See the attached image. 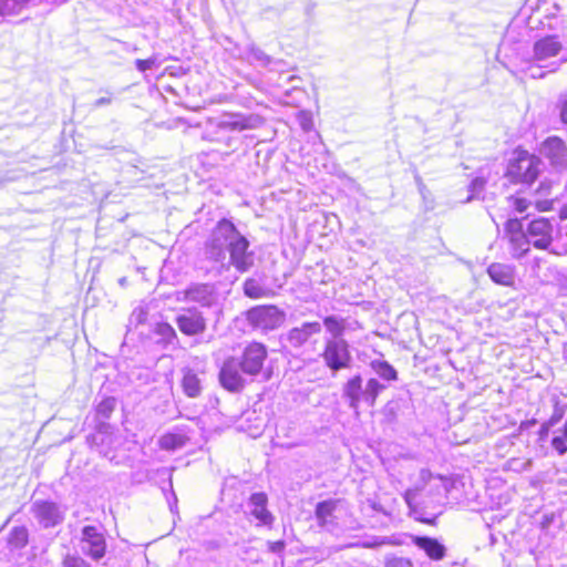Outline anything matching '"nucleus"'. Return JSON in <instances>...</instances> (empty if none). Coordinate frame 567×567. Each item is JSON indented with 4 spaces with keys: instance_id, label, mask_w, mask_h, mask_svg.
Listing matches in <instances>:
<instances>
[{
    "instance_id": "f257e3e1",
    "label": "nucleus",
    "mask_w": 567,
    "mask_h": 567,
    "mask_svg": "<svg viewBox=\"0 0 567 567\" xmlns=\"http://www.w3.org/2000/svg\"><path fill=\"white\" fill-rule=\"evenodd\" d=\"M248 239L228 219H221L210 231L203 248L204 259L221 274L233 266L246 272L254 266V252Z\"/></svg>"
},
{
    "instance_id": "f03ea898",
    "label": "nucleus",
    "mask_w": 567,
    "mask_h": 567,
    "mask_svg": "<svg viewBox=\"0 0 567 567\" xmlns=\"http://www.w3.org/2000/svg\"><path fill=\"white\" fill-rule=\"evenodd\" d=\"M564 49L557 35H546L534 42L532 64L528 68L530 76L543 79L546 73L557 72L567 62V56L555 60Z\"/></svg>"
},
{
    "instance_id": "7ed1b4c3",
    "label": "nucleus",
    "mask_w": 567,
    "mask_h": 567,
    "mask_svg": "<svg viewBox=\"0 0 567 567\" xmlns=\"http://www.w3.org/2000/svg\"><path fill=\"white\" fill-rule=\"evenodd\" d=\"M384 388L377 379H370L363 386L362 378L354 375L343 385L342 394L348 400L349 406L358 414L360 404L365 403L372 408Z\"/></svg>"
},
{
    "instance_id": "20e7f679",
    "label": "nucleus",
    "mask_w": 567,
    "mask_h": 567,
    "mask_svg": "<svg viewBox=\"0 0 567 567\" xmlns=\"http://www.w3.org/2000/svg\"><path fill=\"white\" fill-rule=\"evenodd\" d=\"M321 358L332 372L348 369L352 362L350 346L343 338H329L324 342Z\"/></svg>"
},
{
    "instance_id": "39448f33",
    "label": "nucleus",
    "mask_w": 567,
    "mask_h": 567,
    "mask_svg": "<svg viewBox=\"0 0 567 567\" xmlns=\"http://www.w3.org/2000/svg\"><path fill=\"white\" fill-rule=\"evenodd\" d=\"M249 323L261 331L279 328L285 321V313L276 306H259L247 312Z\"/></svg>"
},
{
    "instance_id": "423d86ee",
    "label": "nucleus",
    "mask_w": 567,
    "mask_h": 567,
    "mask_svg": "<svg viewBox=\"0 0 567 567\" xmlns=\"http://www.w3.org/2000/svg\"><path fill=\"white\" fill-rule=\"evenodd\" d=\"M247 374L240 367V360L228 358L224 361L219 371V382L229 392H239L246 384Z\"/></svg>"
},
{
    "instance_id": "0eeeda50",
    "label": "nucleus",
    "mask_w": 567,
    "mask_h": 567,
    "mask_svg": "<svg viewBox=\"0 0 567 567\" xmlns=\"http://www.w3.org/2000/svg\"><path fill=\"white\" fill-rule=\"evenodd\" d=\"M539 159L528 153L520 154L508 166V175L517 182L533 183L539 173Z\"/></svg>"
},
{
    "instance_id": "6e6552de",
    "label": "nucleus",
    "mask_w": 567,
    "mask_h": 567,
    "mask_svg": "<svg viewBox=\"0 0 567 567\" xmlns=\"http://www.w3.org/2000/svg\"><path fill=\"white\" fill-rule=\"evenodd\" d=\"M31 512L44 528L54 527L64 519V511L56 503L49 501L33 502Z\"/></svg>"
},
{
    "instance_id": "1a4fd4ad",
    "label": "nucleus",
    "mask_w": 567,
    "mask_h": 567,
    "mask_svg": "<svg viewBox=\"0 0 567 567\" xmlns=\"http://www.w3.org/2000/svg\"><path fill=\"white\" fill-rule=\"evenodd\" d=\"M177 300L196 302L203 307H210L217 300L215 287L210 284H193L177 292Z\"/></svg>"
},
{
    "instance_id": "9d476101",
    "label": "nucleus",
    "mask_w": 567,
    "mask_h": 567,
    "mask_svg": "<svg viewBox=\"0 0 567 567\" xmlns=\"http://www.w3.org/2000/svg\"><path fill=\"white\" fill-rule=\"evenodd\" d=\"M175 322L182 333L188 337L202 334L206 330V319L196 308L182 309Z\"/></svg>"
},
{
    "instance_id": "9b49d317",
    "label": "nucleus",
    "mask_w": 567,
    "mask_h": 567,
    "mask_svg": "<svg viewBox=\"0 0 567 567\" xmlns=\"http://www.w3.org/2000/svg\"><path fill=\"white\" fill-rule=\"evenodd\" d=\"M540 153L549 161L555 169H567V146L561 138L550 136L545 140L542 144Z\"/></svg>"
},
{
    "instance_id": "f8f14e48",
    "label": "nucleus",
    "mask_w": 567,
    "mask_h": 567,
    "mask_svg": "<svg viewBox=\"0 0 567 567\" xmlns=\"http://www.w3.org/2000/svg\"><path fill=\"white\" fill-rule=\"evenodd\" d=\"M554 226L546 218H538L529 223L527 237L537 249H548L553 241Z\"/></svg>"
},
{
    "instance_id": "ddd939ff",
    "label": "nucleus",
    "mask_w": 567,
    "mask_h": 567,
    "mask_svg": "<svg viewBox=\"0 0 567 567\" xmlns=\"http://www.w3.org/2000/svg\"><path fill=\"white\" fill-rule=\"evenodd\" d=\"M267 357L266 347L261 343H250L246 347L243 359L240 360V367L248 377L258 374L264 365Z\"/></svg>"
},
{
    "instance_id": "4468645a",
    "label": "nucleus",
    "mask_w": 567,
    "mask_h": 567,
    "mask_svg": "<svg viewBox=\"0 0 567 567\" xmlns=\"http://www.w3.org/2000/svg\"><path fill=\"white\" fill-rule=\"evenodd\" d=\"M82 544L83 553L94 560H99L105 555V538L94 526H85L82 529Z\"/></svg>"
},
{
    "instance_id": "2eb2a0df",
    "label": "nucleus",
    "mask_w": 567,
    "mask_h": 567,
    "mask_svg": "<svg viewBox=\"0 0 567 567\" xmlns=\"http://www.w3.org/2000/svg\"><path fill=\"white\" fill-rule=\"evenodd\" d=\"M262 124V118L258 115L249 114H228L225 115L218 126L226 131L241 132L246 130H254Z\"/></svg>"
},
{
    "instance_id": "dca6fc26",
    "label": "nucleus",
    "mask_w": 567,
    "mask_h": 567,
    "mask_svg": "<svg viewBox=\"0 0 567 567\" xmlns=\"http://www.w3.org/2000/svg\"><path fill=\"white\" fill-rule=\"evenodd\" d=\"M320 322H303L300 327L290 329L287 333L286 340L293 348L302 347L312 336L321 332Z\"/></svg>"
},
{
    "instance_id": "f3484780",
    "label": "nucleus",
    "mask_w": 567,
    "mask_h": 567,
    "mask_svg": "<svg viewBox=\"0 0 567 567\" xmlns=\"http://www.w3.org/2000/svg\"><path fill=\"white\" fill-rule=\"evenodd\" d=\"M249 513L258 520L259 525H271L274 516L267 509V495L254 493L248 502Z\"/></svg>"
},
{
    "instance_id": "a211bd4d",
    "label": "nucleus",
    "mask_w": 567,
    "mask_h": 567,
    "mask_svg": "<svg viewBox=\"0 0 567 567\" xmlns=\"http://www.w3.org/2000/svg\"><path fill=\"white\" fill-rule=\"evenodd\" d=\"M433 480L441 481L442 478L440 476L434 477L429 470L420 471L415 484L412 487L408 488L403 495L405 503L411 509L414 508L416 505V497L419 493L422 492L425 488V486Z\"/></svg>"
},
{
    "instance_id": "6ab92c4d",
    "label": "nucleus",
    "mask_w": 567,
    "mask_h": 567,
    "mask_svg": "<svg viewBox=\"0 0 567 567\" xmlns=\"http://www.w3.org/2000/svg\"><path fill=\"white\" fill-rule=\"evenodd\" d=\"M489 278L497 285L513 286L515 281V269L511 265L494 262L487 268Z\"/></svg>"
},
{
    "instance_id": "aec40b11",
    "label": "nucleus",
    "mask_w": 567,
    "mask_h": 567,
    "mask_svg": "<svg viewBox=\"0 0 567 567\" xmlns=\"http://www.w3.org/2000/svg\"><path fill=\"white\" fill-rule=\"evenodd\" d=\"M413 543L433 560H441L445 556V547L437 539L426 536H415Z\"/></svg>"
},
{
    "instance_id": "412c9836",
    "label": "nucleus",
    "mask_w": 567,
    "mask_h": 567,
    "mask_svg": "<svg viewBox=\"0 0 567 567\" xmlns=\"http://www.w3.org/2000/svg\"><path fill=\"white\" fill-rule=\"evenodd\" d=\"M182 388L188 398H196L202 392V380L192 369H184Z\"/></svg>"
},
{
    "instance_id": "4be33fe9",
    "label": "nucleus",
    "mask_w": 567,
    "mask_h": 567,
    "mask_svg": "<svg viewBox=\"0 0 567 567\" xmlns=\"http://www.w3.org/2000/svg\"><path fill=\"white\" fill-rule=\"evenodd\" d=\"M337 502L329 499L317 504L316 518L321 527H328L333 523V512L336 511Z\"/></svg>"
},
{
    "instance_id": "5701e85b",
    "label": "nucleus",
    "mask_w": 567,
    "mask_h": 567,
    "mask_svg": "<svg viewBox=\"0 0 567 567\" xmlns=\"http://www.w3.org/2000/svg\"><path fill=\"white\" fill-rule=\"evenodd\" d=\"M244 292L247 297L252 299L267 298L272 295L271 289L266 287L260 280L256 278H248L244 282Z\"/></svg>"
},
{
    "instance_id": "b1692460",
    "label": "nucleus",
    "mask_w": 567,
    "mask_h": 567,
    "mask_svg": "<svg viewBox=\"0 0 567 567\" xmlns=\"http://www.w3.org/2000/svg\"><path fill=\"white\" fill-rule=\"evenodd\" d=\"M511 254L514 258L523 257L528 250L530 240L526 233H516L508 239Z\"/></svg>"
},
{
    "instance_id": "393cba45",
    "label": "nucleus",
    "mask_w": 567,
    "mask_h": 567,
    "mask_svg": "<svg viewBox=\"0 0 567 567\" xmlns=\"http://www.w3.org/2000/svg\"><path fill=\"white\" fill-rule=\"evenodd\" d=\"M323 324L331 338H342L346 330V320L336 316H328L323 319Z\"/></svg>"
},
{
    "instance_id": "a878e982",
    "label": "nucleus",
    "mask_w": 567,
    "mask_h": 567,
    "mask_svg": "<svg viewBox=\"0 0 567 567\" xmlns=\"http://www.w3.org/2000/svg\"><path fill=\"white\" fill-rule=\"evenodd\" d=\"M28 529L24 526L13 527L9 535V544L16 548H22L28 544Z\"/></svg>"
},
{
    "instance_id": "bb28decb",
    "label": "nucleus",
    "mask_w": 567,
    "mask_h": 567,
    "mask_svg": "<svg viewBox=\"0 0 567 567\" xmlns=\"http://www.w3.org/2000/svg\"><path fill=\"white\" fill-rule=\"evenodd\" d=\"M27 6L20 0H0V16L9 17L19 14Z\"/></svg>"
},
{
    "instance_id": "cd10ccee",
    "label": "nucleus",
    "mask_w": 567,
    "mask_h": 567,
    "mask_svg": "<svg viewBox=\"0 0 567 567\" xmlns=\"http://www.w3.org/2000/svg\"><path fill=\"white\" fill-rule=\"evenodd\" d=\"M155 333L166 343H174L178 340L175 329L167 322H159L155 327Z\"/></svg>"
},
{
    "instance_id": "c85d7f7f",
    "label": "nucleus",
    "mask_w": 567,
    "mask_h": 567,
    "mask_svg": "<svg viewBox=\"0 0 567 567\" xmlns=\"http://www.w3.org/2000/svg\"><path fill=\"white\" fill-rule=\"evenodd\" d=\"M159 446L163 450L174 451L183 446L184 441L181 435L177 434H165L159 439Z\"/></svg>"
},
{
    "instance_id": "c756f323",
    "label": "nucleus",
    "mask_w": 567,
    "mask_h": 567,
    "mask_svg": "<svg viewBox=\"0 0 567 567\" xmlns=\"http://www.w3.org/2000/svg\"><path fill=\"white\" fill-rule=\"evenodd\" d=\"M248 60L250 63L260 66H268L271 63V58L267 55L262 50L251 47L248 51Z\"/></svg>"
},
{
    "instance_id": "7c9ffc66",
    "label": "nucleus",
    "mask_w": 567,
    "mask_h": 567,
    "mask_svg": "<svg viewBox=\"0 0 567 567\" xmlns=\"http://www.w3.org/2000/svg\"><path fill=\"white\" fill-rule=\"evenodd\" d=\"M372 368L377 372L379 377H381L384 380H395L396 379V371L393 369L392 365H390L385 361L381 362H373Z\"/></svg>"
},
{
    "instance_id": "2f4dec72",
    "label": "nucleus",
    "mask_w": 567,
    "mask_h": 567,
    "mask_svg": "<svg viewBox=\"0 0 567 567\" xmlns=\"http://www.w3.org/2000/svg\"><path fill=\"white\" fill-rule=\"evenodd\" d=\"M114 408H115V400L113 398H106L99 403V405L96 408V412L99 415H101L103 417H109L111 415V413L113 412Z\"/></svg>"
},
{
    "instance_id": "473e14b6",
    "label": "nucleus",
    "mask_w": 567,
    "mask_h": 567,
    "mask_svg": "<svg viewBox=\"0 0 567 567\" xmlns=\"http://www.w3.org/2000/svg\"><path fill=\"white\" fill-rule=\"evenodd\" d=\"M508 205L513 207L517 213H525L530 206V202L518 196H509L507 198Z\"/></svg>"
},
{
    "instance_id": "72a5a7b5",
    "label": "nucleus",
    "mask_w": 567,
    "mask_h": 567,
    "mask_svg": "<svg viewBox=\"0 0 567 567\" xmlns=\"http://www.w3.org/2000/svg\"><path fill=\"white\" fill-rule=\"evenodd\" d=\"M62 567H91L83 558L74 555H66L62 561Z\"/></svg>"
},
{
    "instance_id": "f704fd0d",
    "label": "nucleus",
    "mask_w": 567,
    "mask_h": 567,
    "mask_svg": "<svg viewBox=\"0 0 567 567\" xmlns=\"http://www.w3.org/2000/svg\"><path fill=\"white\" fill-rule=\"evenodd\" d=\"M505 231L511 239L512 235H516V233H524L522 221L518 218H509L505 225Z\"/></svg>"
},
{
    "instance_id": "c9c22d12",
    "label": "nucleus",
    "mask_w": 567,
    "mask_h": 567,
    "mask_svg": "<svg viewBox=\"0 0 567 567\" xmlns=\"http://www.w3.org/2000/svg\"><path fill=\"white\" fill-rule=\"evenodd\" d=\"M485 186V179L482 177H476L473 179V182L470 185V192L472 193L471 196L467 197L466 200H471L477 196L478 193L483 190Z\"/></svg>"
},
{
    "instance_id": "e433bc0d",
    "label": "nucleus",
    "mask_w": 567,
    "mask_h": 567,
    "mask_svg": "<svg viewBox=\"0 0 567 567\" xmlns=\"http://www.w3.org/2000/svg\"><path fill=\"white\" fill-rule=\"evenodd\" d=\"M298 121H299V124L300 126L302 127L303 131H310L311 127H312V118H311V115L306 112V111H300L298 113Z\"/></svg>"
},
{
    "instance_id": "4c0bfd02",
    "label": "nucleus",
    "mask_w": 567,
    "mask_h": 567,
    "mask_svg": "<svg viewBox=\"0 0 567 567\" xmlns=\"http://www.w3.org/2000/svg\"><path fill=\"white\" fill-rule=\"evenodd\" d=\"M551 446L558 452L559 455H564L567 452L566 442L560 436H555L551 440Z\"/></svg>"
},
{
    "instance_id": "58836bf2",
    "label": "nucleus",
    "mask_w": 567,
    "mask_h": 567,
    "mask_svg": "<svg viewBox=\"0 0 567 567\" xmlns=\"http://www.w3.org/2000/svg\"><path fill=\"white\" fill-rule=\"evenodd\" d=\"M154 64H155V61L153 59H147V60L138 59L135 61L136 69L141 72H145V71L152 69Z\"/></svg>"
},
{
    "instance_id": "ea45409f",
    "label": "nucleus",
    "mask_w": 567,
    "mask_h": 567,
    "mask_svg": "<svg viewBox=\"0 0 567 567\" xmlns=\"http://www.w3.org/2000/svg\"><path fill=\"white\" fill-rule=\"evenodd\" d=\"M268 548L271 553H281L285 548V543L282 540L270 542L268 543Z\"/></svg>"
},
{
    "instance_id": "a19ab883",
    "label": "nucleus",
    "mask_w": 567,
    "mask_h": 567,
    "mask_svg": "<svg viewBox=\"0 0 567 567\" xmlns=\"http://www.w3.org/2000/svg\"><path fill=\"white\" fill-rule=\"evenodd\" d=\"M268 66H269L270 71L282 72L284 71V66H285V62L280 61V60L274 61L271 59V63Z\"/></svg>"
},
{
    "instance_id": "79ce46f5",
    "label": "nucleus",
    "mask_w": 567,
    "mask_h": 567,
    "mask_svg": "<svg viewBox=\"0 0 567 567\" xmlns=\"http://www.w3.org/2000/svg\"><path fill=\"white\" fill-rule=\"evenodd\" d=\"M132 317L136 319L137 323H142L146 319V312L142 309H138L132 313Z\"/></svg>"
},
{
    "instance_id": "37998d69",
    "label": "nucleus",
    "mask_w": 567,
    "mask_h": 567,
    "mask_svg": "<svg viewBox=\"0 0 567 567\" xmlns=\"http://www.w3.org/2000/svg\"><path fill=\"white\" fill-rule=\"evenodd\" d=\"M111 102H112V97H110V96L109 97H101V99H97L94 102L93 106L97 109V107H102L104 105H109V104H111Z\"/></svg>"
},
{
    "instance_id": "c03bdc74",
    "label": "nucleus",
    "mask_w": 567,
    "mask_h": 567,
    "mask_svg": "<svg viewBox=\"0 0 567 567\" xmlns=\"http://www.w3.org/2000/svg\"><path fill=\"white\" fill-rule=\"evenodd\" d=\"M385 544L383 538L374 539L373 542H367L362 544V547L372 548Z\"/></svg>"
},
{
    "instance_id": "a18cd8bd",
    "label": "nucleus",
    "mask_w": 567,
    "mask_h": 567,
    "mask_svg": "<svg viewBox=\"0 0 567 567\" xmlns=\"http://www.w3.org/2000/svg\"><path fill=\"white\" fill-rule=\"evenodd\" d=\"M560 117H561V121L565 124H567V100L561 105Z\"/></svg>"
},
{
    "instance_id": "49530a36",
    "label": "nucleus",
    "mask_w": 567,
    "mask_h": 567,
    "mask_svg": "<svg viewBox=\"0 0 567 567\" xmlns=\"http://www.w3.org/2000/svg\"><path fill=\"white\" fill-rule=\"evenodd\" d=\"M561 217L567 218V204L561 209Z\"/></svg>"
},
{
    "instance_id": "de8ad7c7",
    "label": "nucleus",
    "mask_w": 567,
    "mask_h": 567,
    "mask_svg": "<svg viewBox=\"0 0 567 567\" xmlns=\"http://www.w3.org/2000/svg\"><path fill=\"white\" fill-rule=\"evenodd\" d=\"M560 416L554 415L550 420V423L554 424Z\"/></svg>"
},
{
    "instance_id": "09e8293b",
    "label": "nucleus",
    "mask_w": 567,
    "mask_h": 567,
    "mask_svg": "<svg viewBox=\"0 0 567 567\" xmlns=\"http://www.w3.org/2000/svg\"><path fill=\"white\" fill-rule=\"evenodd\" d=\"M564 435H565V437H566V440H567V421H566V424H565V426H564Z\"/></svg>"
},
{
    "instance_id": "8fccbe9b",
    "label": "nucleus",
    "mask_w": 567,
    "mask_h": 567,
    "mask_svg": "<svg viewBox=\"0 0 567 567\" xmlns=\"http://www.w3.org/2000/svg\"><path fill=\"white\" fill-rule=\"evenodd\" d=\"M173 498H174V506H176L177 498H176L175 494H173Z\"/></svg>"
}]
</instances>
